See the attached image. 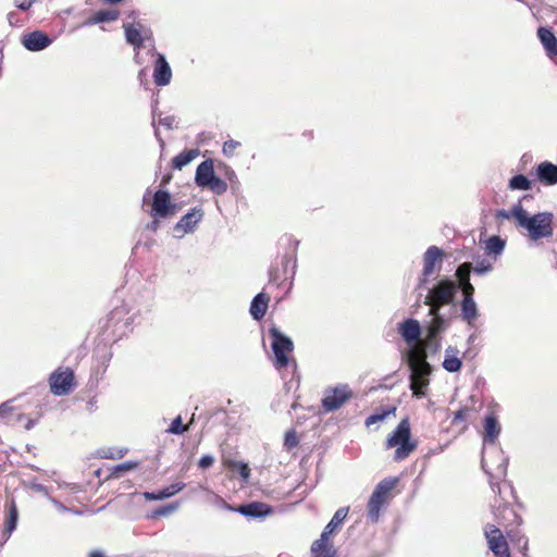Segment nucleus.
Masks as SVG:
<instances>
[{"label": "nucleus", "instance_id": "obj_1", "mask_svg": "<svg viewBox=\"0 0 557 557\" xmlns=\"http://www.w3.org/2000/svg\"><path fill=\"white\" fill-rule=\"evenodd\" d=\"M520 215L521 220L518 227L525 230L530 239L537 242L553 236L554 214L552 212L543 211L530 215L524 209Z\"/></svg>", "mask_w": 557, "mask_h": 557}, {"label": "nucleus", "instance_id": "obj_2", "mask_svg": "<svg viewBox=\"0 0 557 557\" xmlns=\"http://www.w3.org/2000/svg\"><path fill=\"white\" fill-rule=\"evenodd\" d=\"M458 289L457 282L449 277H443L429 289L424 304L430 308L437 306V309L446 305H453Z\"/></svg>", "mask_w": 557, "mask_h": 557}, {"label": "nucleus", "instance_id": "obj_3", "mask_svg": "<svg viewBox=\"0 0 557 557\" xmlns=\"http://www.w3.org/2000/svg\"><path fill=\"white\" fill-rule=\"evenodd\" d=\"M410 369V388L413 396L421 398L424 396V388L429 385V375L432 368L423 356H410L408 359Z\"/></svg>", "mask_w": 557, "mask_h": 557}, {"label": "nucleus", "instance_id": "obj_4", "mask_svg": "<svg viewBox=\"0 0 557 557\" xmlns=\"http://www.w3.org/2000/svg\"><path fill=\"white\" fill-rule=\"evenodd\" d=\"M410 423L408 419H403L394 432L388 436L386 441L387 447H395L394 459L400 461L407 458L410 453L417 447V444L410 442Z\"/></svg>", "mask_w": 557, "mask_h": 557}, {"label": "nucleus", "instance_id": "obj_5", "mask_svg": "<svg viewBox=\"0 0 557 557\" xmlns=\"http://www.w3.org/2000/svg\"><path fill=\"white\" fill-rule=\"evenodd\" d=\"M269 336L272 339L271 348L274 354V367L277 370L286 368L289 363L287 354L294 350L292 338L274 325L269 329Z\"/></svg>", "mask_w": 557, "mask_h": 557}, {"label": "nucleus", "instance_id": "obj_6", "mask_svg": "<svg viewBox=\"0 0 557 557\" xmlns=\"http://www.w3.org/2000/svg\"><path fill=\"white\" fill-rule=\"evenodd\" d=\"M440 311L441 309H437V306L429 309V315H431L432 319L426 329L425 342L426 347L433 349V351L438 349V337L447 327V321Z\"/></svg>", "mask_w": 557, "mask_h": 557}, {"label": "nucleus", "instance_id": "obj_7", "mask_svg": "<svg viewBox=\"0 0 557 557\" xmlns=\"http://www.w3.org/2000/svg\"><path fill=\"white\" fill-rule=\"evenodd\" d=\"M352 397V391L347 384H339L325 391L322 398V407L331 412L339 409L346 401Z\"/></svg>", "mask_w": 557, "mask_h": 557}, {"label": "nucleus", "instance_id": "obj_8", "mask_svg": "<svg viewBox=\"0 0 557 557\" xmlns=\"http://www.w3.org/2000/svg\"><path fill=\"white\" fill-rule=\"evenodd\" d=\"M74 373L70 369L57 370L49 377L51 393L55 396L70 394L73 386Z\"/></svg>", "mask_w": 557, "mask_h": 557}, {"label": "nucleus", "instance_id": "obj_9", "mask_svg": "<svg viewBox=\"0 0 557 557\" xmlns=\"http://www.w3.org/2000/svg\"><path fill=\"white\" fill-rule=\"evenodd\" d=\"M176 205L172 203L168 190L159 189L152 196L151 215L154 218H168L175 213Z\"/></svg>", "mask_w": 557, "mask_h": 557}, {"label": "nucleus", "instance_id": "obj_10", "mask_svg": "<svg viewBox=\"0 0 557 557\" xmlns=\"http://www.w3.org/2000/svg\"><path fill=\"white\" fill-rule=\"evenodd\" d=\"M126 42L132 45L138 51L146 39L152 37L150 28L144 27L141 23H127L123 25Z\"/></svg>", "mask_w": 557, "mask_h": 557}, {"label": "nucleus", "instance_id": "obj_11", "mask_svg": "<svg viewBox=\"0 0 557 557\" xmlns=\"http://www.w3.org/2000/svg\"><path fill=\"white\" fill-rule=\"evenodd\" d=\"M485 536L488 542L490 549L498 557H510L508 545L505 541L503 532L499 528L487 524L485 528Z\"/></svg>", "mask_w": 557, "mask_h": 557}, {"label": "nucleus", "instance_id": "obj_12", "mask_svg": "<svg viewBox=\"0 0 557 557\" xmlns=\"http://www.w3.org/2000/svg\"><path fill=\"white\" fill-rule=\"evenodd\" d=\"M156 60L153 63V82L159 87L168 86L172 79V70L163 53L153 49Z\"/></svg>", "mask_w": 557, "mask_h": 557}, {"label": "nucleus", "instance_id": "obj_13", "mask_svg": "<svg viewBox=\"0 0 557 557\" xmlns=\"http://www.w3.org/2000/svg\"><path fill=\"white\" fill-rule=\"evenodd\" d=\"M202 218L203 210L199 207H195L181 218V220L175 224L174 231L177 233L178 237H182L187 233H191Z\"/></svg>", "mask_w": 557, "mask_h": 557}, {"label": "nucleus", "instance_id": "obj_14", "mask_svg": "<svg viewBox=\"0 0 557 557\" xmlns=\"http://www.w3.org/2000/svg\"><path fill=\"white\" fill-rule=\"evenodd\" d=\"M349 508L342 507L337 509L332 517L331 521L325 525L320 539L314 541L315 548L322 547L329 542L330 535L343 523L348 515Z\"/></svg>", "mask_w": 557, "mask_h": 557}, {"label": "nucleus", "instance_id": "obj_15", "mask_svg": "<svg viewBox=\"0 0 557 557\" xmlns=\"http://www.w3.org/2000/svg\"><path fill=\"white\" fill-rule=\"evenodd\" d=\"M23 46L33 52L41 51L52 44V39L40 30H34L23 36Z\"/></svg>", "mask_w": 557, "mask_h": 557}, {"label": "nucleus", "instance_id": "obj_16", "mask_svg": "<svg viewBox=\"0 0 557 557\" xmlns=\"http://www.w3.org/2000/svg\"><path fill=\"white\" fill-rule=\"evenodd\" d=\"M495 520L500 527L507 528L509 524H520L521 518L508 504H498L493 506Z\"/></svg>", "mask_w": 557, "mask_h": 557}, {"label": "nucleus", "instance_id": "obj_17", "mask_svg": "<svg viewBox=\"0 0 557 557\" xmlns=\"http://www.w3.org/2000/svg\"><path fill=\"white\" fill-rule=\"evenodd\" d=\"M443 257V250L437 246H430L423 255V278L420 281V285L426 283V277L432 275L435 269V263Z\"/></svg>", "mask_w": 557, "mask_h": 557}, {"label": "nucleus", "instance_id": "obj_18", "mask_svg": "<svg viewBox=\"0 0 557 557\" xmlns=\"http://www.w3.org/2000/svg\"><path fill=\"white\" fill-rule=\"evenodd\" d=\"M399 333L406 343L413 344L420 341L422 329L418 320L407 319L400 323Z\"/></svg>", "mask_w": 557, "mask_h": 557}, {"label": "nucleus", "instance_id": "obj_19", "mask_svg": "<svg viewBox=\"0 0 557 557\" xmlns=\"http://www.w3.org/2000/svg\"><path fill=\"white\" fill-rule=\"evenodd\" d=\"M483 428H484V433H483L484 445L485 446L494 445L499 433H500V425H499V422L494 413H490V414L485 416V418L483 420Z\"/></svg>", "mask_w": 557, "mask_h": 557}, {"label": "nucleus", "instance_id": "obj_20", "mask_svg": "<svg viewBox=\"0 0 557 557\" xmlns=\"http://www.w3.org/2000/svg\"><path fill=\"white\" fill-rule=\"evenodd\" d=\"M236 511L247 518H264L272 513V507L264 503L251 502L239 506Z\"/></svg>", "mask_w": 557, "mask_h": 557}, {"label": "nucleus", "instance_id": "obj_21", "mask_svg": "<svg viewBox=\"0 0 557 557\" xmlns=\"http://www.w3.org/2000/svg\"><path fill=\"white\" fill-rule=\"evenodd\" d=\"M536 177L537 180L546 185L553 186L557 184V164H554L549 161H544L540 163L536 168Z\"/></svg>", "mask_w": 557, "mask_h": 557}, {"label": "nucleus", "instance_id": "obj_22", "mask_svg": "<svg viewBox=\"0 0 557 557\" xmlns=\"http://www.w3.org/2000/svg\"><path fill=\"white\" fill-rule=\"evenodd\" d=\"M215 176L213 161L207 159L196 169L195 183L198 187L206 188L207 184Z\"/></svg>", "mask_w": 557, "mask_h": 557}, {"label": "nucleus", "instance_id": "obj_23", "mask_svg": "<svg viewBox=\"0 0 557 557\" xmlns=\"http://www.w3.org/2000/svg\"><path fill=\"white\" fill-rule=\"evenodd\" d=\"M473 294L474 292L463 293V299L460 304L461 318L469 324L476 320L479 315L478 307L473 299Z\"/></svg>", "mask_w": 557, "mask_h": 557}, {"label": "nucleus", "instance_id": "obj_24", "mask_svg": "<svg viewBox=\"0 0 557 557\" xmlns=\"http://www.w3.org/2000/svg\"><path fill=\"white\" fill-rule=\"evenodd\" d=\"M537 37L549 58L557 55V37L550 28L541 26L537 28Z\"/></svg>", "mask_w": 557, "mask_h": 557}, {"label": "nucleus", "instance_id": "obj_25", "mask_svg": "<svg viewBox=\"0 0 557 557\" xmlns=\"http://www.w3.org/2000/svg\"><path fill=\"white\" fill-rule=\"evenodd\" d=\"M185 483L176 482L154 492H146L144 496L148 500H162L176 495L177 493L183 491Z\"/></svg>", "mask_w": 557, "mask_h": 557}, {"label": "nucleus", "instance_id": "obj_26", "mask_svg": "<svg viewBox=\"0 0 557 557\" xmlns=\"http://www.w3.org/2000/svg\"><path fill=\"white\" fill-rule=\"evenodd\" d=\"M472 271V263L471 262H465L458 265L456 269L455 275L458 280V286L462 289L463 293L466 292H474V286L470 282V274Z\"/></svg>", "mask_w": 557, "mask_h": 557}, {"label": "nucleus", "instance_id": "obj_27", "mask_svg": "<svg viewBox=\"0 0 557 557\" xmlns=\"http://www.w3.org/2000/svg\"><path fill=\"white\" fill-rule=\"evenodd\" d=\"M269 299L264 293H259L252 298L249 312L255 320L259 321L265 315Z\"/></svg>", "mask_w": 557, "mask_h": 557}, {"label": "nucleus", "instance_id": "obj_28", "mask_svg": "<svg viewBox=\"0 0 557 557\" xmlns=\"http://www.w3.org/2000/svg\"><path fill=\"white\" fill-rule=\"evenodd\" d=\"M18 521V510L14 499L7 504V521L3 531L4 540H9L13 531L16 529Z\"/></svg>", "mask_w": 557, "mask_h": 557}, {"label": "nucleus", "instance_id": "obj_29", "mask_svg": "<svg viewBox=\"0 0 557 557\" xmlns=\"http://www.w3.org/2000/svg\"><path fill=\"white\" fill-rule=\"evenodd\" d=\"M459 350L454 346H448L445 350L444 361L442 363L443 368L449 372L455 373L458 372L462 367V361L458 357Z\"/></svg>", "mask_w": 557, "mask_h": 557}, {"label": "nucleus", "instance_id": "obj_30", "mask_svg": "<svg viewBox=\"0 0 557 557\" xmlns=\"http://www.w3.org/2000/svg\"><path fill=\"white\" fill-rule=\"evenodd\" d=\"M386 498L371 494L368 502V518L371 522L375 523L379 520L381 507L385 504Z\"/></svg>", "mask_w": 557, "mask_h": 557}, {"label": "nucleus", "instance_id": "obj_31", "mask_svg": "<svg viewBox=\"0 0 557 557\" xmlns=\"http://www.w3.org/2000/svg\"><path fill=\"white\" fill-rule=\"evenodd\" d=\"M523 210H524V208H523L521 201H518L517 203H515L512 206V208L510 210H505V209L497 210L495 213V218L502 219V220L513 219L516 221L517 226H519V223L521 220L520 214L523 213Z\"/></svg>", "mask_w": 557, "mask_h": 557}, {"label": "nucleus", "instance_id": "obj_32", "mask_svg": "<svg viewBox=\"0 0 557 557\" xmlns=\"http://www.w3.org/2000/svg\"><path fill=\"white\" fill-rule=\"evenodd\" d=\"M198 149L184 150L173 158L172 165L176 170H182L184 166L189 164L196 157H198Z\"/></svg>", "mask_w": 557, "mask_h": 557}, {"label": "nucleus", "instance_id": "obj_33", "mask_svg": "<svg viewBox=\"0 0 557 557\" xmlns=\"http://www.w3.org/2000/svg\"><path fill=\"white\" fill-rule=\"evenodd\" d=\"M117 18V13L110 10H100L89 17L84 25H94L106 22H113Z\"/></svg>", "mask_w": 557, "mask_h": 557}, {"label": "nucleus", "instance_id": "obj_34", "mask_svg": "<svg viewBox=\"0 0 557 557\" xmlns=\"http://www.w3.org/2000/svg\"><path fill=\"white\" fill-rule=\"evenodd\" d=\"M397 478H386L377 483L372 494L387 498L391 491L396 486Z\"/></svg>", "mask_w": 557, "mask_h": 557}, {"label": "nucleus", "instance_id": "obj_35", "mask_svg": "<svg viewBox=\"0 0 557 557\" xmlns=\"http://www.w3.org/2000/svg\"><path fill=\"white\" fill-rule=\"evenodd\" d=\"M508 187L511 190L527 191L532 188V183L524 174H516L509 180Z\"/></svg>", "mask_w": 557, "mask_h": 557}, {"label": "nucleus", "instance_id": "obj_36", "mask_svg": "<svg viewBox=\"0 0 557 557\" xmlns=\"http://www.w3.org/2000/svg\"><path fill=\"white\" fill-rule=\"evenodd\" d=\"M505 248V240L497 235L491 236L485 243V249L490 253L499 255Z\"/></svg>", "mask_w": 557, "mask_h": 557}, {"label": "nucleus", "instance_id": "obj_37", "mask_svg": "<svg viewBox=\"0 0 557 557\" xmlns=\"http://www.w3.org/2000/svg\"><path fill=\"white\" fill-rule=\"evenodd\" d=\"M227 187V183L216 175L206 186V188L210 189L215 195L225 194Z\"/></svg>", "mask_w": 557, "mask_h": 557}, {"label": "nucleus", "instance_id": "obj_38", "mask_svg": "<svg viewBox=\"0 0 557 557\" xmlns=\"http://www.w3.org/2000/svg\"><path fill=\"white\" fill-rule=\"evenodd\" d=\"M311 553L313 557H336V552L333 549L329 542L322 547L315 548L314 542L311 545Z\"/></svg>", "mask_w": 557, "mask_h": 557}, {"label": "nucleus", "instance_id": "obj_39", "mask_svg": "<svg viewBox=\"0 0 557 557\" xmlns=\"http://www.w3.org/2000/svg\"><path fill=\"white\" fill-rule=\"evenodd\" d=\"M187 431V428L183 424V419L181 416H177L171 422L170 426L166 430V433L181 435Z\"/></svg>", "mask_w": 557, "mask_h": 557}, {"label": "nucleus", "instance_id": "obj_40", "mask_svg": "<svg viewBox=\"0 0 557 557\" xmlns=\"http://www.w3.org/2000/svg\"><path fill=\"white\" fill-rule=\"evenodd\" d=\"M494 453L498 456V458L500 460L499 463L495 468V475L496 476H505L506 471H507V459L504 457L503 451L496 447L494 448Z\"/></svg>", "mask_w": 557, "mask_h": 557}, {"label": "nucleus", "instance_id": "obj_41", "mask_svg": "<svg viewBox=\"0 0 557 557\" xmlns=\"http://www.w3.org/2000/svg\"><path fill=\"white\" fill-rule=\"evenodd\" d=\"M492 269H493L492 263L486 259H482V260L478 261L475 263V267L474 268L472 267V271L479 275L486 274V273L491 272Z\"/></svg>", "mask_w": 557, "mask_h": 557}, {"label": "nucleus", "instance_id": "obj_42", "mask_svg": "<svg viewBox=\"0 0 557 557\" xmlns=\"http://www.w3.org/2000/svg\"><path fill=\"white\" fill-rule=\"evenodd\" d=\"M240 143L235 139H228L223 144L222 152L225 157L232 158L234 156V150L240 147Z\"/></svg>", "mask_w": 557, "mask_h": 557}, {"label": "nucleus", "instance_id": "obj_43", "mask_svg": "<svg viewBox=\"0 0 557 557\" xmlns=\"http://www.w3.org/2000/svg\"><path fill=\"white\" fill-rule=\"evenodd\" d=\"M394 411H395V408H393L392 410H385L382 413L375 412L373 414H370L366 419V425L370 426V425L375 424V423H377L380 421H383L389 413H392Z\"/></svg>", "mask_w": 557, "mask_h": 557}, {"label": "nucleus", "instance_id": "obj_44", "mask_svg": "<svg viewBox=\"0 0 557 557\" xmlns=\"http://www.w3.org/2000/svg\"><path fill=\"white\" fill-rule=\"evenodd\" d=\"M298 443H299V441H298L297 434L294 430H289L288 432H286V434L284 436V446L287 449H293V448L297 447Z\"/></svg>", "mask_w": 557, "mask_h": 557}, {"label": "nucleus", "instance_id": "obj_45", "mask_svg": "<svg viewBox=\"0 0 557 557\" xmlns=\"http://www.w3.org/2000/svg\"><path fill=\"white\" fill-rule=\"evenodd\" d=\"M158 124L166 127L168 129H173L177 127L176 117L174 115L162 116L160 113L158 115Z\"/></svg>", "mask_w": 557, "mask_h": 557}, {"label": "nucleus", "instance_id": "obj_46", "mask_svg": "<svg viewBox=\"0 0 557 557\" xmlns=\"http://www.w3.org/2000/svg\"><path fill=\"white\" fill-rule=\"evenodd\" d=\"M29 488L36 493H40L42 494L44 496L48 497L49 499H51V502H53L54 504H58V502L53 498L50 497V493H49V490L47 486L40 484V483H37L36 481H32L29 483Z\"/></svg>", "mask_w": 557, "mask_h": 557}, {"label": "nucleus", "instance_id": "obj_47", "mask_svg": "<svg viewBox=\"0 0 557 557\" xmlns=\"http://www.w3.org/2000/svg\"><path fill=\"white\" fill-rule=\"evenodd\" d=\"M289 264L292 265V276H294L295 273H296V268H297V259H296L295 255H287L286 253L283 257V268H284V271L286 273H287Z\"/></svg>", "mask_w": 557, "mask_h": 557}, {"label": "nucleus", "instance_id": "obj_48", "mask_svg": "<svg viewBox=\"0 0 557 557\" xmlns=\"http://www.w3.org/2000/svg\"><path fill=\"white\" fill-rule=\"evenodd\" d=\"M177 508H178L177 504H168L165 506L158 508L154 511V515L156 516H168V515L174 512Z\"/></svg>", "mask_w": 557, "mask_h": 557}, {"label": "nucleus", "instance_id": "obj_49", "mask_svg": "<svg viewBox=\"0 0 557 557\" xmlns=\"http://www.w3.org/2000/svg\"><path fill=\"white\" fill-rule=\"evenodd\" d=\"M213 462L214 458L211 455H205L199 459L198 467L200 469H208L213 465Z\"/></svg>", "mask_w": 557, "mask_h": 557}, {"label": "nucleus", "instance_id": "obj_50", "mask_svg": "<svg viewBox=\"0 0 557 557\" xmlns=\"http://www.w3.org/2000/svg\"><path fill=\"white\" fill-rule=\"evenodd\" d=\"M37 0H14L15 7L21 11H27Z\"/></svg>", "mask_w": 557, "mask_h": 557}, {"label": "nucleus", "instance_id": "obj_51", "mask_svg": "<svg viewBox=\"0 0 557 557\" xmlns=\"http://www.w3.org/2000/svg\"><path fill=\"white\" fill-rule=\"evenodd\" d=\"M237 471L244 480H247L250 474V469L247 463L238 462L236 465Z\"/></svg>", "mask_w": 557, "mask_h": 557}, {"label": "nucleus", "instance_id": "obj_52", "mask_svg": "<svg viewBox=\"0 0 557 557\" xmlns=\"http://www.w3.org/2000/svg\"><path fill=\"white\" fill-rule=\"evenodd\" d=\"M136 467V463L132 462V461H126V462H123L119 466L115 467V472H126L128 470H132Z\"/></svg>", "mask_w": 557, "mask_h": 557}, {"label": "nucleus", "instance_id": "obj_53", "mask_svg": "<svg viewBox=\"0 0 557 557\" xmlns=\"http://www.w3.org/2000/svg\"><path fill=\"white\" fill-rule=\"evenodd\" d=\"M11 403H12V400H8L0 405V417H5L9 412H11L13 410Z\"/></svg>", "mask_w": 557, "mask_h": 557}, {"label": "nucleus", "instance_id": "obj_54", "mask_svg": "<svg viewBox=\"0 0 557 557\" xmlns=\"http://www.w3.org/2000/svg\"><path fill=\"white\" fill-rule=\"evenodd\" d=\"M481 466H482V469L484 470V472L486 474H488L490 476H493V469L488 466L487 463V460L485 458V453L483 451V457H482V460H481Z\"/></svg>", "mask_w": 557, "mask_h": 557}, {"label": "nucleus", "instance_id": "obj_55", "mask_svg": "<svg viewBox=\"0 0 557 557\" xmlns=\"http://www.w3.org/2000/svg\"><path fill=\"white\" fill-rule=\"evenodd\" d=\"M89 557H106L101 550L95 549L89 553Z\"/></svg>", "mask_w": 557, "mask_h": 557}, {"label": "nucleus", "instance_id": "obj_56", "mask_svg": "<svg viewBox=\"0 0 557 557\" xmlns=\"http://www.w3.org/2000/svg\"><path fill=\"white\" fill-rule=\"evenodd\" d=\"M226 175L230 181H233L234 178H236V174L231 168H227Z\"/></svg>", "mask_w": 557, "mask_h": 557}, {"label": "nucleus", "instance_id": "obj_57", "mask_svg": "<svg viewBox=\"0 0 557 557\" xmlns=\"http://www.w3.org/2000/svg\"><path fill=\"white\" fill-rule=\"evenodd\" d=\"M491 484V488L494 493H499L500 492V487H499V484L498 483H494V482H490Z\"/></svg>", "mask_w": 557, "mask_h": 557}, {"label": "nucleus", "instance_id": "obj_58", "mask_svg": "<svg viewBox=\"0 0 557 557\" xmlns=\"http://www.w3.org/2000/svg\"><path fill=\"white\" fill-rule=\"evenodd\" d=\"M159 226V222L157 220L152 221L150 224H148V228L156 231Z\"/></svg>", "mask_w": 557, "mask_h": 557}, {"label": "nucleus", "instance_id": "obj_59", "mask_svg": "<svg viewBox=\"0 0 557 557\" xmlns=\"http://www.w3.org/2000/svg\"><path fill=\"white\" fill-rule=\"evenodd\" d=\"M154 136L157 137L158 141L160 143V145L163 146V144H164L163 139L161 138L159 129L157 127H154Z\"/></svg>", "mask_w": 557, "mask_h": 557}, {"label": "nucleus", "instance_id": "obj_60", "mask_svg": "<svg viewBox=\"0 0 557 557\" xmlns=\"http://www.w3.org/2000/svg\"><path fill=\"white\" fill-rule=\"evenodd\" d=\"M465 410L463 409H460L458 410L456 413H455V419H463L465 417Z\"/></svg>", "mask_w": 557, "mask_h": 557}, {"label": "nucleus", "instance_id": "obj_61", "mask_svg": "<svg viewBox=\"0 0 557 557\" xmlns=\"http://www.w3.org/2000/svg\"><path fill=\"white\" fill-rule=\"evenodd\" d=\"M34 425H35V421H34V420H32V419H28V420H27V423H26V425H25V429H26V430H30Z\"/></svg>", "mask_w": 557, "mask_h": 557}, {"label": "nucleus", "instance_id": "obj_62", "mask_svg": "<svg viewBox=\"0 0 557 557\" xmlns=\"http://www.w3.org/2000/svg\"><path fill=\"white\" fill-rule=\"evenodd\" d=\"M170 180H171V175H165V176H163V178H162V185L169 184Z\"/></svg>", "mask_w": 557, "mask_h": 557}, {"label": "nucleus", "instance_id": "obj_63", "mask_svg": "<svg viewBox=\"0 0 557 557\" xmlns=\"http://www.w3.org/2000/svg\"><path fill=\"white\" fill-rule=\"evenodd\" d=\"M521 540H522V542H523L522 548L525 550V549H527V547H528V540H527V539H524V537H522Z\"/></svg>", "mask_w": 557, "mask_h": 557}, {"label": "nucleus", "instance_id": "obj_64", "mask_svg": "<svg viewBox=\"0 0 557 557\" xmlns=\"http://www.w3.org/2000/svg\"><path fill=\"white\" fill-rule=\"evenodd\" d=\"M293 245H294V247L296 248V247L299 245V242H298V240H294V242H293Z\"/></svg>", "mask_w": 557, "mask_h": 557}]
</instances>
